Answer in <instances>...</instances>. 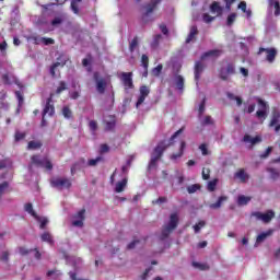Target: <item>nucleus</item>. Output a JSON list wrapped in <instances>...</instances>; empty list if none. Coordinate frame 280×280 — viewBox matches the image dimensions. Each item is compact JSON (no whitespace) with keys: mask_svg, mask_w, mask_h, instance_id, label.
Returning <instances> with one entry per match:
<instances>
[{"mask_svg":"<svg viewBox=\"0 0 280 280\" xmlns=\"http://www.w3.org/2000/svg\"><path fill=\"white\" fill-rule=\"evenodd\" d=\"M222 54H224V51L221 49L208 50L200 56V60L195 61L194 75L197 84L200 82V78L207 69V65L203 60H207V58H220Z\"/></svg>","mask_w":280,"mask_h":280,"instance_id":"1","label":"nucleus"},{"mask_svg":"<svg viewBox=\"0 0 280 280\" xmlns=\"http://www.w3.org/2000/svg\"><path fill=\"white\" fill-rule=\"evenodd\" d=\"M185 130V127H182L179 130H177L171 138L168 141H160L158 143V145L154 148L152 155L153 158L161 160V158L163 156V153L165 152V150H167V148L174 145V139H176V137H178V135H183Z\"/></svg>","mask_w":280,"mask_h":280,"instance_id":"2","label":"nucleus"},{"mask_svg":"<svg viewBox=\"0 0 280 280\" xmlns=\"http://www.w3.org/2000/svg\"><path fill=\"white\" fill-rule=\"evenodd\" d=\"M45 167V170H48L51 172L54 170V164H51V161L49 158H40V155L35 154L31 158V163L28 164V170H32V167Z\"/></svg>","mask_w":280,"mask_h":280,"instance_id":"3","label":"nucleus"},{"mask_svg":"<svg viewBox=\"0 0 280 280\" xmlns=\"http://www.w3.org/2000/svg\"><path fill=\"white\" fill-rule=\"evenodd\" d=\"M162 0H151L149 3H147L144 8V12L142 13L141 21L142 23H150L152 21V18L150 16L152 12H154V9L158 8L159 3H161Z\"/></svg>","mask_w":280,"mask_h":280,"instance_id":"4","label":"nucleus"},{"mask_svg":"<svg viewBox=\"0 0 280 280\" xmlns=\"http://www.w3.org/2000/svg\"><path fill=\"white\" fill-rule=\"evenodd\" d=\"M50 185L55 189L62 191V189H71L72 183L71 179L67 177H57L50 180Z\"/></svg>","mask_w":280,"mask_h":280,"instance_id":"5","label":"nucleus"},{"mask_svg":"<svg viewBox=\"0 0 280 280\" xmlns=\"http://www.w3.org/2000/svg\"><path fill=\"white\" fill-rule=\"evenodd\" d=\"M261 54H266L265 60L269 62V65H272V62L277 60V56L279 51L275 47H270V48L260 47L257 51V55L261 56Z\"/></svg>","mask_w":280,"mask_h":280,"instance_id":"6","label":"nucleus"},{"mask_svg":"<svg viewBox=\"0 0 280 280\" xmlns=\"http://www.w3.org/2000/svg\"><path fill=\"white\" fill-rule=\"evenodd\" d=\"M237 73V70L235 69V63L230 62L228 63L226 68H221L219 70V78L220 80H223V82H228L229 75H235Z\"/></svg>","mask_w":280,"mask_h":280,"instance_id":"7","label":"nucleus"},{"mask_svg":"<svg viewBox=\"0 0 280 280\" xmlns=\"http://www.w3.org/2000/svg\"><path fill=\"white\" fill-rule=\"evenodd\" d=\"M56 114V107L54 106V94H50V96L46 100L45 107L43 109V115L46 117L47 115L49 117H54Z\"/></svg>","mask_w":280,"mask_h":280,"instance_id":"8","label":"nucleus"},{"mask_svg":"<svg viewBox=\"0 0 280 280\" xmlns=\"http://www.w3.org/2000/svg\"><path fill=\"white\" fill-rule=\"evenodd\" d=\"M93 78L96 83L97 93H100L101 95H104V93H106V86H107L106 79L104 78L100 79V72H94Z\"/></svg>","mask_w":280,"mask_h":280,"instance_id":"9","label":"nucleus"},{"mask_svg":"<svg viewBox=\"0 0 280 280\" xmlns=\"http://www.w3.org/2000/svg\"><path fill=\"white\" fill-rule=\"evenodd\" d=\"M85 213L86 209H81L77 214H74V221H72V226H78L79 229H82V226H84V220H86Z\"/></svg>","mask_w":280,"mask_h":280,"instance_id":"10","label":"nucleus"},{"mask_svg":"<svg viewBox=\"0 0 280 280\" xmlns=\"http://www.w3.org/2000/svg\"><path fill=\"white\" fill-rule=\"evenodd\" d=\"M139 91H140V95L136 103V108H139V106H141V104H143V102H145V97H148V95H150V88L148 85L140 86Z\"/></svg>","mask_w":280,"mask_h":280,"instance_id":"11","label":"nucleus"},{"mask_svg":"<svg viewBox=\"0 0 280 280\" xmlns=\"http://www.w3.org/2000/svg\"><path fill=\"white\" fill-rule=\"evenodd\" d=\"M121 82L125 89H135V83L132 82V72H122Z\"/></svg>","mask_w":280,"mask_h":280,"instance_id":"12","label":"nucleus"},{"mask_svg":"<svg viewBox=\"0 0 280 280\" xmlns=\"http://www.w3.org/2000/svg\"><path fill=\"white\" fill-rule=\"evenodd\" d=\"M167 228L171 229V231H174L178 226V214L177 213H172L170 217V222L166 225Z\"/></svg>","mask_w":280,"mask_h":280,"instance_id":"13","label":"nucleus"},{"mask_svg":"<svg viewBox=\"0 0 280 280\" xmlns=\"http://www.w3.org/2000/svg\"><path fill=\"white\" fill-rule=\"evenodd\" d=\"M243 141L245 143H250L252 145H257V143H261L260 136H256L255 138L250 137V135H245L243 137Z\"/></svg>","mask_w":280,"mask_h":280,"instance_id":"14","label":"nucleus"},{"mask_svg":"<svg viewBox=\"0 0 280 280\" xmlns=\"http://www.w3.org/2000/svg\"><path fill=\"white\" fill-rule=\"evenodd\" d=\"M186 147H187V143H185V141H182L178 153H173L170 156L171 161H176L177 159H180V156H183V154H185Z\"/></svg>","mask_w":280,"mask_h":280,"instance_id":"15","label":"nucleus"},{"mask_svg":"<svg viewBox=\"0 0 280 280\" xmlns=\"http://www.w3.org/2000/svg\"><path fill=\"white\" fill-rule=\"evenodd\" d=\"M128 187V178H122L120 182L116 183L115 192L121 194Z\"/></svg>","mask_w":280,"mask_h":280,"instance_id":"16","label":"nucleus"},{"mask_svg":"<svg viewBox=\"0 0 280 280\" xmlns=\"http://www.w3.org/2000/svg\"><path fill=\"white\" fill-rule=\"evenodd\" d=\"M275 218V211L268 210L266 213H262L261 221L265 224H268L269 222H272V219Z\"/></svg>","mask_w":280,"mask_h":280,"instance_id":"17","label":"nucleus"},{"mask_svg":"<svg viewBox=\"0 0 280 280\" xmlns=\"http://www.w3.org/2000/svg\"><path fill=\"white\" fill-rule=\"evenodd\" d=\"M196 36H198V26H191L190 32L186 38V43L187 44L191 43V40H194V38H196Z\"/></svg>","mask_w":280,"mask_h":280,"instance_id":"18","label":"nucleus"},{"mask_svg":"<svg viewBox=\"0 0 280 280\" xmlns=\"http://www.w3.org/2000/svg\"><path fill=\"white\" fill-rule=\"evenodd\" d=\"M172 229L167 228V225H164L162 229V233L160 235V240L161 242H164V240H167L170 237V235H172Z\"/></svg>","mask_w":280,"mask_h":280,"instance_id":"19","label":"nucleus"},{"mask_svg":"<svg viewBox=\"0 0 280 280\" xmlns=\"http://www.w3.org/2000/svg\"><path fill=\"white\" fill-rule=\"evenodd\" d=\"M62 23H65V15L60 14L51 20L50 25L52 27H59V25H62Z\"/></svg>","mask_w":280,"mask_h":280,"instance_id":"20","label":"nucleus"},{"mask_svg":"<svg viewBox=\"0 0 280 280\" xmlns=\"http://www.w3.org/2000/svg\"><path fill=\"white\" fill-rule=\"evenodd\" d=\"M273 232L275 231L272 230H268L267 232L260 233L256 238V243L261 244V242H264L267 237H270V235H272Z\"/></svg>","mask_w":280,"mask_h":280,"instance_id":"21","label":"nucleus"},{"mask_svg":"<svg viewBox=\"0 0 280 280\" xmlns=\"http://www.w3.org/2000/svg\"><path fill=\"white\" fill-rule=\"evenodd\" d=\"M235 178H240L241 183H246L248 180V174H246L244 168H241L235 173Z\"/></svg>","mask_w":280,"mask_h":280,"instance_id":"22","label":"nucleus"},{"mask_svg":"<svg viewBox=\"0 0 280 280\" xmlns=\"http://www.w3.org/2000/svg\"><path fill=\"white\" fill-rule=\"evenodd\" d=\"M252 198L250 197H246L244 195H240L237 197V205L238 207H246V205H248V202H250Z\"/></svg>","mask_w":280,"mask_h":280,"instance_id":"23","label":"nucleus"},{"mask_svg":"<svg viewBox=\"0 0 280 280\" xmlns=\"http://www.w3.org/2000/svg\"><path fill=\"white\" fill-rule=\"evenodd\" d=\"M67 65V62H55L51 65L50 67V75L51 78H56V71L58 70V67H65Z\"/></svg>","mask_w":280,"mask_h":280,"instance_id":"24","label":"nucleus"},{"mask_svg":"<svg viewBox=\"0 0 280 280\" xmlns=\"http://www.w3.org/2000/svg\"><path fill=\"white\" fill-rule=\"evenodd\" d=\"M36 221L39 222V229L44 230L45 226H47L49 224V219H47V217H39L37 214V217H35Z\"/></svg>","mask_w":280,"mask_h":280,"instance_id":"25","label":"nucleus"},{"mask_svg":"<svg viewBox=\"0 0 280 280\" xmlns=\"http://www.w3.org/2000/svg\"><path fill=\"white\" fill-rule=\"evenodd\" d=\"M210 11L212 12V14H222V8L220 7V2H212V4L210 5Z\"/></svg>","mask_w":280,"mask_h":280,"instance_id":"26","label":"nucleus"},{"mask_svg":"<svg viewBox=\"0 0 280 280\" xmlns=\"http://www.w3.org/2000/svg\"><path fill=\"white\" fill-rule=\"evenodd\" d=\"M228 199H229V198L225 197V196L219 197V199L217 200V202L210 205V209H220V207H222V203H223L224 201H226Z\"/></svg>","mask_w":280,"mask_h":280,"instance_id":"27","label":"nucleus"},{"mask_svg":"<svg viewBox=\"0 0 280 280\" xmlns=\"http://www.w3.org/2000/svg\"><path fill=\"white\" fill-rule=\"evenodd\" d=\"M267 172L270 173V179L271 180H279V177H280L279 170L269 167V168H267Z\"/></svg>","mask_w":280,"mask_h":280,"instance_id":"28","label":"nucleus"},{"mask_svg":"<svg viewBox=\"0 0 280 280\" xmlns=\"http://www.w3.org/2000/svg\"><path fill=\"white\" fill-rule=\"evenodd\" d=\"M24 211H26V213H30V215H32L33 218H37V215H38V213H36V211H34V206L30 202L25 203Z\"/></svg>","mask_w":280,"mask_h":280,"instance_id":"29","label":"nucleus"},{"mask_svg":"<svg viewBox=\"0 0 280 280\" xmlns=\"http://www.w3.org/2000/svg\"><path fill=\"white\" fill-rule=\"evenodd\" d=\"M43 148V142L40 141H30L27 144L28 150H40Z\"/></svg>","mask_w":280,"mask_h":280,"instance_id":"30","label":"nucleus"},{"mask_svg":"<svg viewBox=\"0 0 280 280\" xmlns=\"http://www.w3.org/2000/svg\"><path fill=\"white\" fill-rule=\"evenodd\" d=\"M79 3H82V0H72L70 8L74 14H80V7Z\"/></svg>","mask_w":280,"mask_h":280,"instance_id":"31","label":"nucleus"},{"mask_svg":"<svg viewBox=\"0 0 280 280\" xmlns=\"http://www.w3.org/2000/svg\"><path fill=\"white\" fill-rule=\"evenodd\" d=\"M176 88L178 89V91H183V89H185V79L183 78V75L176 77Z\"/></svg>","mask_w":280,"mask_h":280,"instance_id":"32","label":"nucleus"},{"mask_svg":"<svg viewBox=\"0 0 280 280\" xmlns=\"http://www.w3.org/2000/svg\"><path fill=\"white\" fill-rule=\"evenodd\" d=\"M115 126H117V121L113 118L110 121L105 122V130L110 132V130H115Z\"/></svg>","mask_w":280,"mask_h":280,"instance_id":"33","label":"nucleus"},{"mask_svg":"<svg viewBox=\"0 0 280 280\" xmlns=\"http://www.w3.org/2000/svg\"><path fill=\"white\" fill-rule=\"evenodd\" d=\"M139 47V37H133L129 44V51L132 54Z\"/></svg>","mask_w":280,"mask_h":280,"instance_id":"34","label":"nucleus"},{"mask_svg":"<svg viewBox=\"0 0 280 280\" xmlns=\"http://www.w3.org/2000/svg\"><path fill=\"white\" fill-rule=\"evenodd\" d=\"M40 237H42V242L54 244V238L51 237V234L49 232H44Z\"/></svg>","mask_w":280,"mask_h":280,"instance_id":"35","label":"nucleus"},{"mask_svg":"<svg viewBox=\"0 0 280 280\" xmlns=\"http://www.w3.org/2000/svg\"><path fill=\"white\" fill-rule=\"evenodd\" d=\"M104 161V159L102 156H97L96 159H91L88 161V165L89 167H95V165H97V163H102Z\"/></svg>","mask_w":280,"mask_h":280,"instance_id":"36","label":"nucleus"},{"mask_svg":"<svg viewBox=\"0 0 280 280\" xmlns=\"http://www.w3.org/2000/svg\"><path fill=\"white\" fill-rule=\"evenodd\" d=\"M279 118H280L279 112L273 113L271 121L269 124L270 128H272L273 126H277V124H279Z\"/></svg>","mask_w":280,"mask_h":280,"instance_id":"37","label":"nucleus"},{"mask_svg":"<svg viewBox=\"0 0 280 280\" xmlns=\"http://www.w3.org/2000/svg\"><path fill=\"white\" fill-rule=\"evenodd\" d=\"M62 115L66 119H71L73 113L71 112V108H69V106H65L62 108Z\"/></svg>","mask_w":280,"mask_h":280,"instance_id":"38","label":"nucleus"},{"mask_svg":"<svg viewBox=\"0 0 280 280\" xmlns=\"http://www.w3.org/2000/svg\"><path fill=\"white\" fill-rule=\"evenodd\" d=\"M237 19V13H231L229 16H228V20H226V25L229 27H231V25H233L235 23V20Z\"/></svg>","mask_w":280,"mask_h":280,"instance_id":"39","label":"nucleus"},{"mask_svg":"<svg viewBox=\"0 0 280 280\" xmlns=\"http://www.w3.org/2000/svg\"><path fill=\"white\" fill-rule=\"evenodd\" d=\"M256 117L258 119H266L268 117V109H260L256 112Z\"/></svg>","mask_w":280,"mask_h":280,"instance_id":"40","label":"nucleus"},{"mask_svg":"<svg viewBox=\"0 0 280 280\" xmlns=\"http://www.w3.org/2000/svg\"><path fill=\"white\" fill-rule=\"evenodd\" d=\"M192 266H194V268H198L199 270H209V265H207V264H201V262H196V261H194L192 262Z\"/></svg>","mask_w":280,"mask_h":280,"instance_id":"41","label":"nucleus"},{"mask_svg":"<svg viewBox=\"0 0 280 280\" xmlns=\"http://www.w3.org/2000/svg\"><path fill=\"white\" fill-rule=\"evenodd\" d=\"M198 190H200V184H194L187 187L188 194H196Z\"/></svg>","mask_w":280,"mask_h":280,"instance_id":"42","label":"nucleus"},{"mask_svg":"<svg viewBox=\"0 0 280 280\" xmlns=\"http://www.w3.org/2000/svg\"><path fill=\"white\" fill-rule=\"evenodd\" d=\"M62 91H67V83L65 81L59 82V86L56 90L57 95H60Z\"/></svg>","mask_w":280,"mask_h":280,"instance_id":"43","label":"nucleus"},{"mask_svg":"<svg viewBox=\"0 0 280 280\" xmlns=\"http://www.w3.org/2000/svg\"><path fill=\"white\" fill-rule=\"evenodd\" d=\"M207 225V222L199 221L197 224L194 225L195 233H200V230L203 229V226Z\"/></svg>","mask_w":280,"mask_h":280,"instance_id":"44","label":"nucleus"},{"mask_svg":"<svg viewBox=\"0 0 280 280\" xmlns=\"http://www.w3.org/2000/svg\"><path fill=\"white\" fill-rule=\"evenodd\" d=\"M141 63L143 69H148V67L150 66V58L148 57V55H142Z\"/></svg>","mask_w":280,"mask_h":280,"instance_id":"45","label":"nucleus"},{"mask_svg":"<svg viewBox=\"0 0 280 280\" xmlns=\"http://www.w3.org/2000/svg\"><path fill=\"white\" fill-rule=\"evenodd\" d=\"M258 106H260V110H268V103L261 98H257Z\"/></svg>","mask_w":280,"mask_h":280,"instance_id":"46","label":"nucleus"},{"mask_svg":"<svg viewBox=\"0 0 280 280\" xmlns=\"http://www.w3.org/2000/svg\"><path fill=\"white\" fill-rule=\"evenodd\" d=\"M9 186L10 184L8 182L0 184V198H2L3 194H5V189H8Z\"/></svg>","mask_w":280,"mask_h":280,"instance_id":"47","label":"nucleus"},{"mask_svg":"<svg viewBox=\"0 0 280 280\" xmlns=\"http://www.w3.org/2000/svg\"><path fill=\"white\" fill-rule=\"evenodd\" d=\"M163 71V65H158L153 70L152 73L155 77L161 75V72Z\"/></svg>","mask_w":280,"mask_h":280,"instance_id":"48","label":"nucleus"},{"mask_svg":"<svg viewBox=\"0 0 280 280\" xmlns=\"http://www.w3.org/2000/svg\"><path fill=\"white\" fill-rule=\"evenodd\" d=\"M40 40L45 45H54L56 43L51 37H42Z\"/></svg>","mask_w":280,"mask_h":280,"instance_id":"49","label":"nucleus"},{"mask_svg":"<svg viewBox=\"0 0 280 280\" xmlns=\"http://www.w3.org/2000/svg\"><path fill=\"white\" fill-rule=\"evenodd\" d=\"M202 19L205 23H211L212 21H215V16H211L209 13H205Z\"/></svg>","mask_w":280,"mask_h":280,"instance_id":"50","label":"nucleus"},{"mask_svg":"<svg viewBox=\"0 0 280 280\" xmlns=\"http://www.w3.org/2000/svg\"><path fill=\"white\" fill-rule=\"evenodd\" d=\"M15 97L19 102V106H23L24 98H23V94L21 93V91H15Z\"/></svg>","mask_w":280,"mask_h":280,"instance_id":"51","label":"nucleus"},{"mask_svg":"<svg viewBox=\"0 0 280 280\" xmlns=\"http://www.w3.org/2000/svg\"><path fill=\"white\" fill-rule=\"evenodd\" d=\"M218 185V180L213 179L208 183V191H215V186Z\"/></svg>","mask_w":280,"mask_h":280,"instance_id":"52","label":"nucleus"},{"mask_svg":"<svg viewBox=\"0 0 280 280\" xmlns=\"http://www.w3.org/2000/svg\"><path fill=\"white\" fill-rule=\"evenodd\" d=\"M202 126H213V118H211V116H206Z\"/></svg>","mask_w":280,"mask_h":280,"instance_id":"53","label":"nucleus"},{"mask_svg":"<svg viewBox=\"0 0 280 280\" xmlns=\"http://www.w3.org/2000/svg\"><path fill=\"white\" fill-rule=\"evenodd\" d=\"M89 128L91 132H95L97 130V121L96 120H90Z\"/></svg>","mask_w":280,"mask_h":280,"instance_id":"54","label":"nucleus"},{"mask_svg":"<svg viewBox=\"0 0 280 280\" xmlns=\"http://www.w3.org/2000/svg\"><path fill=\"white\" fill-rule=\"evenodd\" d=\"M159 159L158 158H154V156H151V160L149 162V170H152V167H156V163H159Z\"/></svg>","mask_w":280,"mask_h":280,"instance_id":"55","label":"nucleus"},{"mask_svg":"<svg viewBox=\"0 0 280 280\" xmlns=\"http://www.w3.org/2000/svg\"><path fill=\"white\" fill-rule=\"evenodd\" d=\"M211 171L209 168H203L202 170V178L203 180H209V178L211 177Z\"/></svg>","mask_w":280,"mask_h":280,"instance_id":"56","label":"nucleus"},{"mask_svg":"<svg viewBox=\"0 0 280 280\" xmlns=\"http://www.w3.org/2000/svg\"><path fill=\"white\" fill-rule=\"evenodd\" d=\"M14 139L15 141H23V139H25V132L16 131Z\"/></svg>","mask_w":280,"mask_h":280,"instance_id":"57","label":"nucleus"},{"mask_svg":"<svg viewBox=\"0 0 280 280\" xmlns=\"http://www.w3.org/2000/svg\"><path fill=\"white\" fill-rule=\"evenodd\" d=\"M165 202H167V197H159L156 200L152 201L153 205H163Z\"/></svg>","mask_w":280,"mask_h":280,"instance_id":"58","label":"nucleus"},{"mask_svg":"<svg viewBox=\"0 0 280 280\" xmlns=\"http://www.w3.org/2000/svg\"><path fill=\"white\" fill-rule=\"evenodd\" d=\"M272 152V147H268L267 150L260 154V159H268Z\"/></svg>","mask_w":280,"mask_h":280,"instance_id":"59","label":"nucleus"},{"mask_svg":"<svg viewBox=\"0 0 280 280\" xmlns=\"http://www.w3.org/2000/svg\"><path fill=\"white\" fill-rule=\"evenodd\" d=\"M106 152H110V147H108V144H101L100 153L106 154Z\"/></svg>","mask_w":280,"mask_h":280,"instance_id":"60","label":"nucleus"},{"mask_svg":"<svg viewBox=\"0 0 280 280\" xmlns=\"http://www.w3.org/2000/svg\"><path fill=\"white\" fill-rule=\"evenodd\" d=\"M32 250H34V249H27V248H25V247H19V253H20V255H22L23 257H24L25 255H30V253H32Z\"/></svg>","mask_w":280,"mask_h":280,"instance_id":"61","label":"nucleus"},{"mask_svg":"<svg viewBox=\"0 0 280 280\" xmlns=\"http://www.w3.org/2000/svg\"><path fill=\"white\" fill-rule=\"evenodd\" d=\"M273 8H275V16H279L280 15V3H279V1L273 2Z\"/></svg>","mask_w":280,"mask_h":280,"instance_id":"62","label":"nucleus"},{"mask_svg":"<svg viewBox=\"0 0 280 280\" xmlns=\"http://www.w3.org/2000/svg\"><path fill=\"white\" fill-rule=\"evenodd\" d=\"M206 104H207V98H203L202 102L199 105V115H202V113H205Z\"/></svg>","mask_w":280,"mask_h":280,"instance_id":"63","label":"nucleus"},{"mask_svg":"<svg viewBox=\"0 0 280 280\" xmlns=\"http://www.w3.org/2000/svg\"><path fill=\"white\" fill-rule=\"evenodd\" d=\"M152 270V268L150 267V268H147L145 270H144V272L140 276V279L141 280H145V279H148V275H150V271Z\"/></svg>","mask_w":280,"mask_h":280,"instance_id":"64","label":"nucleus"}]
</instances>
